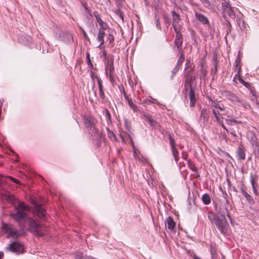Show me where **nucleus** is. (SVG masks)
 I'll list each match as a JSON object with an SVG mask.
<instances>
[{
    "label": "nucleus",
    "mask_w": 259,
    "mask_h": 259,
    "mask_svg": "<svg viewBox=\"0 0 259 259\" xmlns=\"http://www.w3.org/2000/svg\"><path fill=\"white\" fill-rule=\"evenodd\" d=\"M226 122L228 124H231L232 122H237V121L235 119H226Z\"/></svg>",
    "instance_id": "nucleus-36"
},
{
    "label": "nucleus",
    "mask_w": 259,
    "mask_h": 259,
    "mask_svg": "<svg viewBox=\"0 0 259 259\" xmlns=\"http://www.w3.org/2000/svg\"><path fill=\"white\" fill-rule=\"evenodd\" d=\"M184 59V54L183 53H182L181 54V55L180 56L179 58L177 61L176 66L180 67V66L182 64Z\"/></svg>",
    "instance_id": "nucleus-26"
},
{
    "label": "nucleus",
    "mask_w": 259,
    "mask_h": 259,
    "mask_svg": "<svg viewBox=\"0 0 259 259\" xmlns=\"http://www.w3.org/2000/svg\"><path fill=\"white\" fill-rule=\"evenodd\" d=\"M128 104L134 112L138 111V107L133 102L132 99H128Z\"/></svg>",
    "instance_id": "nucleus-25"
},
{
    "label": "nucleus",
    "mask_w": 259,
    "mask_h": 259,
    "mask_svg": "<svg viewBox=\"0 0 259 259\" xmlns=\"http://www.w3.org/2000/svg\"><path fill=\"white\" fill-rule=\"evenodd\" d=\"M114 40V37L112 35L109 34L107 37V41L109 42V44L113 42Z\"/></svg>",
    "instance_id": "nucleus-32"
},
{
    "label": "nucleus",
    "mask_w": 259,
    "mask_h": 259,
    "mask_svg": "<svg viewBox=\"0 0 259 259\" xmlns=\"http://www.w3.org/2000/svg\"><path fill=\"white\" fill-rule=\"evenodd\" d=\"M5 250L10 251L16 253H22L24 251V247L20 243L14 241L6 247Z\"/></svg>",
    "instance_id": "nucleus-5"
},
{
    "label": "nucleus",
    "mask_w": 259,
    "mask_h": 259,
    "mask_svg": "<svg viewBox=\"0 0 259 259\" xmlns=\"http://www.w3.org/2000/svg\"><path fill=\"white\" fill-rule=\"evenodd\" d=\"M125 122H124V126L125 127V128L127 130H130V124L128 123V121L127 119H125L124 120Z\"/></svg>",
    "instance_id": "nucleus-33"
},
{
    "label": "nucleus",
    "mask_w": 259,
    "mask_h": 259,
    "mask_svg": "<svg viewBox=\"0 0 259 259\" xmlns=\"http://www.w3.org/2000/svg\"><path fill=\"white\" fill-rule=\"evenodd\" d=\"M190 105L191 107L194 106L196 102V98L195 96V92L192 88H191L189 92Z\"/></svg>",
    "instance_id": "nucleus-17"
},
{
    "label": "nucleus",
    "mask_w": 259,
    "mask_h": 259,
    "mask_svg": "<svg viewBox=\"0 0 259 259\" xmlns=\"http://www.w3.org/2000/svg\"><path fill=\"white\" fill-rule=\"evenodd\" d=\"M95 16L96 18L97 21L98 22L100 25V29L103 30H105L107 28V24L104 23L101 18L100 17L99 14L97 13H95Z\"/></svg>",
    "instance_id": "nucleus-12"
},
{
    "label": "nucleus",
    "mask_w": 259,
    "mask_h": 259,
    "mask_svg": "<svg viewBox=\"0 0 259 259\" xmlns=\"http://www.w3.org/2000/svg\"><path fill=\"white\" fill-rule=\"evenodd\" d=\"M2 229L8 234V237H12L13 238H17L24 235L23 228H22L21 231L14 229L11 225L3 223Z\"/></svg>",
    "instance_id": "nucleus-3"
},
{
    "label": "nucleus",
    "mask_w": 259,
    "mask_h": 259,
    "mask_svg": "<svg viewBox=\"0 0 259 259\" xmlns=\"http://www.w3.org/2000/svg\"><path fill=\"white\" fill-rule=\"evenodd\" d=\"M34 211L36 214L41 219H44L45 215V211L40 205L38 204H34Z\"/></svg>",
    "instance_id": "nucleus-9"
},
{
    "label": "nucleus",
    "mask_w": 259,
    "mask_h": 259,
    "mask_svg": "<svg viewBox=\"0 0 259 259\" xmlns=\"http://www.w3.org/2000/svg\"><path fill=\"white\" fill-rule=\"evenodd\" d=\"M76 259H81V257H80V256H79L77 255L76 257Z\"/></svg>",
    "instance_id": "nucleus-56"
},
{
    "label": "nucleus",
    "mask_w": 259,
    "mask_h": 259,
    "mask_svg": "<svg viewBox=\"0 0 259 259\" xmlns=\"http://www.w3.org/2000/svg\"><path fill=\"white\" fill-rule=\"evenodd\" d=\"M230 134L232 135L233 136H236V134L233 132H230Z\"/></svg>",
    "instance_id": "nucleus-54"
},
{
    "label": "nucleus",
    "mask_w": 259,
    "mask_h": 259,
    "mask_svg": "<svg viewBox=\"0 0 259 259\" xmlns=\"http://www.w3.org/2000/svg\"><path fill=\"white\" fill-rule=\"evenodd\" d=\"M175 32L176 33V37L175 40V45L179 49L181 47L183 41V38L181 33V31Z\"/></svg>",
    "instance_id": "nucleus-11"
},
{
    "label": "nucleus",
    "mask_w": 259,
    "mask_h": 259,
    "mask_svg": "<svg viewBox=\"0 0 259 259\" xmlns=\"http://www.w3.org/2000/svg\"><path fill=\"white\" fill-rule=\"evenodd\" d=\"M91 118H88L85 119V124L88 127L89 134L92 136H96V134L97 133V130L96 129L93 122L91 120Z\"/></svg>",
    "instance_id": "nucleus-8"
},
{
    "label": "nucleus",
    "mask_w": 259,
    "mask_h": 259,
    "mask_svg": "<svg viewBox=\"0 0 259 259\" xmlns=\"http://www.w3.org/2000/svg\"><path fill=\"white\" fill-rule=\"evenodd\" d=\"M224 2L222 3V7L224 13H226L230 18H235V12L233 8L231 6L229 2L224 0Z\"/></svg>",
    "instance_id": "nucleus-6"
},
{
    "label": "nucleus",
    "mask_w": 259,
    "mask_h": 259,
    "mask_svg": "<svg viewBox=\"0 0 259 259\" xmlns=\"http://www.w3.org/2000/svg\"><path fill=\"white\" fill-rule=\"evenodd\" d=\"M97 78L98 80V84L99 89V95H100V96L102 98H103L104 97V93L103 91V86L102 85V80H101V79L100 77H99L98 76L97 77Z\"/></svg>",
    "instance_id": "nucleus-18"
},
{
    "label": "nucleus",
    "mask_w": 259,
    "mask_h": 259,
    "mask_svg": "<svg viewBox=\"0 0 259 259\" xmlns=\"http://www.w3.org/2000/svg\"><path fill=\"white\" fill-rule=\"evenodd\" d=\"M119 16H120V18H121V19L122 20H123V14L121 12H119Z\"/></svg>",
    "instance_id": "nucleus-44"
},
{
    "label": "nucleus",
    "mask_w": 259,
    "mask_h": 259,
    "mask_svg": "<svg viewBox=\"0 0 259 259\" xmlns=\"http://www.w3.org/2000/svg\"><path fill=\"white\" fill-rule=\"evenodd\" d=\"M242 192L243 196L246 198V199L249 200L251 198V196L244 190H242Z\"/></svg>",
    "instance_id": "nucleus-30"
},
{
    "label": "nucleus",
    "mask_w": 259,
    "mask_h": 259,
    "mask_svg": "<svg viewBox=\"0 0 259 259\" xmlns=\"http://www.w3.org/2000/svg\"><path fill=\"white\" fill-rule=\"evenodd\" d=\"M238 80H239V82H240V83H241L242 84L244 83V81H244V80H243L241 77H239V78H238Z\"/></svg>",
    "instance_id": "nucleus-43"
},
{
    "label": "nucleus",
    "mask_w": 259,
    "mask_h": 259,
    "mask_svg": "<svg viewBox=\"0 0 259 259\" xmlns=\"http://www.w3.org/2000/svg\"><path fill=\"white\" fill-rule=\"evenodd\" d=\"M8 178L10 179L12 181H13L14 182H15L17 184L19 183V181L18 180H17L12 177H8Z\"/></svg>",
    "instance_id": "nucleus-35"
},
{
    "label": "nucleus",
    "mask_w": 259,
    "mask_h": 259,
    "mask_svg": "<svg viewBox=\"0 0 259 259\" xmlns=\"http://www.w3.org/2000/svg\"><path fill=\"white\" fill-rule=\"evenodd\" d=\"M217 109H219L221 111H224V106H223L222 107H221L220 105H219V106H218V107Z\"/></svg>",
    "instance_id": "nucleus-41"
},
{
    "label": "nucleus",
    "mask_w": 259,
    "mask_h": 259,
    "mask_svg": "<svg viewBox=\"0 0 259 259\" xmlns=\"http://www.w3.org/2000/svg\"><path fill=\"white\" fill-rule=\"evenodd\" d=\"M237 156L239 160H244L245 158V149L243 146L238 147L237 151Z\"/></svg>",
    "instance_id": "nucleus-13"
},
{
    "label": "nucleus",
    "mask_w": 259,
    "mask_h": 259,
    "mask_svg": "<svg viewBox=\"0 0 259 259\" xmlns=\"http://www.w3.org/2000/svg\"><path fill=\"white\" fill-rule=\"evenodd\" d=\"M194 259H201V258H200V257H199V256H198L195 255V256H194Z\"/></svg>",
    "instance_id": "nucleus-48"
},
{
    "label": "nucleus",
    "mask_w": 259,
    "mask_h": 259,
    "mask_svg": "<svg viewBox=\"0 0 259 259\" xmlns=\"http://www.w3.org/2000/svg\"><path fill=\"white\" fill-rule=\"evenodd\" d=\"M171 148L172 155H173V156H174V157L175 158V160L176 162L177 163L178 161V151L177 150V149L176 148V146L175 147H171Z\"/></svg>",
    "instance_id": "nucleus-24"
},
{
    "label": "nucleus",
    "mask_w": 259,
    "mask_h": 259,
    "mask_svg": "<svg viewBox=\"0 0 259 259\" xmlns=\"http://www.w3.org/2000/svg\"><path fill=\"white\" fill-rule=\"evenodd\" d=\"M188 60H187V63H186V68L187 67H188Z\"/></svg>",
    "instance_id": "nucleus-55"
},
{
    "label": "nucleus",
    "mask_w": 259,
    "mask_h": 259,
    "mask_svg": "<svg viewBox=\"0 0 259 259\" xmlns=\"http://www.w3.org/2000/svg\"><path fill=\"white\" fill-rule=\"evenodd\" d=\"M179 68H180V67L176 66V67L174 69V70H172V77H173L174 75H175V74H176V73L178 72V70H179Z\"/></svg>",
    "instance_id": "nucleus-34"
},
{
    "label": "nucleus",
    "mask_w": 259,
    "mask_h": 259,
    "mask_svg": "<svg viewBox=\"0 0 259 259\" xmlns=\"http://www.w3.org/2000/svg\"><path fill=\"white\" fill-rule=\"evenodd\" d=\"M200 78H204L207 73V70L206 68L204 67V66L203 64H201V68H200Z\"/></svg>",
    "instance_id": "nucleus-22"
},
{
    "label": "nucleus",
    "mask_w": 259,
    "mask_h": 259,
    "mask_svg": "<svg viewBox=\"0 0 259 259\" xmlns=\"http://www.w3.org/2000/svg\"><path fill=\"white\" fill-rule=\"evenodd\" d=\"M172 26L174 27L175 32H180L181 26L180 24V17L179 15L175 12H172Z\"/></svg>",
    "instance_id": "nucleus-7"
},
{
    "label": "nucleus",
    "mask_w": 259,
    "mask_h": 259,
    "mask_svg": "<svg viewBox=\"0 0 259 259\" xmlns=\"http://www.w3.org/2000/svg\"><path fill=\"white\" fill-rule=\"evenodd\" d=\"M102 55L104 57L105 59H106V58H107V56H107V52H106V51L105 50H103Z\"/></svg>",
    "instance_id": "nucleus-38"
},
{
    "label": "nucleus",
    "mask_w": 259,
    "mask_h": 259,
    "mask_svg": "<svg viewBox=\"0 0 259 259\" xmlns=\"http://www.w3.org/2000/svg\"><path fill=\"white\" fill-rule=\"evenodd\" d=\"M124 97L126 99V100L128 101V99H130V98H128L127 96L125 94H124Z\"/></svg>",
    "instance_id": "nucleus-51"
},
{
    "label": "nucleus",
    "mask_w": 259,
    "mask_h": 259,
    "mask_svg": "<svg viewBox=\"0 0 259 259\" xmlns=\"http://www.w3.org/2000/svg\"><path fill=\"white\" fill-rule=\"evenodd\" d=\"M87 58H88V61L91 63V60H90V57H89V56H89V53H88V54H87Z\"/></svg>",
    "instance_id": "nucleus-47"
},
{
    "label": "nucleus",
    "mask_w": 259,
    "mask_h": 259,
    "mask_svg": "<svg viewBox=\"0 0 259 259\" xmlns=\"http://www.w3.org/2000/svg\"><path fill=\"white\" fill-rule=\"evenodd\" d=\"M241 62L240 58L238 57L237 59H236L235 62V67L236 68V71L237 72V74H239L241 70L240 64Z\"/></svg>",
    "instance_id": "nucleus-21"
},
{
    "label": "nucleus",
    "mask_w": 259,
    "mask_h": 259,
    "mask_svg": "<svg viewBox=\"0 0 259 259\" xmlns=\"http://www.w3.org/2000/svg\"><path fill=\"white\" fill-rule=\"evenodd\" d=\"M3 252H1V251H0V259H1V258H2V257H3Z\"/></svg>",
    "instance_id": "nucleus-50"
},
{
    "label": "nucleus",
    "mask_w": 259,
    "mask_h": 259,
    "mask_svg": "<svg viewBox=\"0 0 259 259\" xmlns=\"http://www.w3.org/2000/svg\"><path fill=\"white\" fill-rule=\"evenodd\" d=\"M28 210L27 206L22 202H19L15 206V212L11 214V217L17 222L21 228H24L25 223L27 221L29 225L28 230L34 235L41 236L45 234V227L40 225L32 218H28L26 211Z\"/></svg>",
    "instance_id": "nucleus-1"
},
{
    "label": "nucleus",
    "mask_w": 259,
    "mask_h": 259,
    "mask_svg": "<svg viewBox=\"0 0 259 259\" xmlns=\"http://www.w3.org/2000/svg\"><path fill=\"white\" fill-rule=\"evenodd\" d=\"M202 200L205 205L209 204L211 201L210 197L207 194H204L202 195Z\"/></svg>",
    "instance_id": "nucleus-20"
},
{
    "label": "nucleus",
    "mask_w": 259,
    "mask_h": 259,
    "mask_svg": "<svg viewBox=\"0 0 259 259\" xmlns=\"http://www.w3.org/2000/svg\"><path fill=\"white\" fill-rule=\"evenodd\" d=\"M195 17L197 20L199 21L203 24H206L209 23L208 19L204 16L203 14L199 13H195Z\"/></svg>",
    "instance_id": "nucleus-15"
},
{
    "label": "nucleus",
    "mask_w": 259,
    "mask_h": 259,
    "mask_svg": "<svg viewBox=\"0 0 259 259\" xmlns=\"http://www.w3.org/2000/svg\"><path fill=\"white\" fill-rule=\"evenodd\" d=\"M169 140V143H170L171 147H175L176 145L175 143L174 139L172 137H171V136H170Z\"/></svg>",
    "instance_id": "nucleus-31"
},
{
    "label": "nucleus",
    "mask_w": 259,
    "mask_h": 259,
    "mask_svg": "<svg viewBox=\"0 0 259 259\" xmlns=\"http://www.w3.org/2000/svg\"><path fill=\"white\" fill-rule=\"evenodd\" d=\"M145 120L148 122L151 126L154 128H158L159 127V123L155 120H154L151 117L148 115H145Z\"/></svg>",
    "instance_id": "nucleus-14"
},
{
    "label": "nucleus",
    "mask_w": 259,
    "mask_h": 259,
    "mask_svg": "<svg viewBox=\"0 0 259 259\" xmlns=\"http://www.w3.org/2000/svg\"><path fill=\"white\" fill-rule=\"evenodd\" d=\"M212 112H213V114L215 118H216V120L218 121V122H220L221 119L220 118L219 115L221 114H224L225 113H220L219 111H217V110H215L214 109H212Z\"/></svg>",
    "instance_id": "nucleus-23"
},
{
    "label": "nucleus",
    "mask_w": 259,
    "mask_h": 259,
    "mask_svg": "<svg viewBox=\"0 0 259 259\" xmlns=\"http://www.w3.org/2000/svg\"><path fill=\"white\" fill-rule=\"evenodd\" d=\"M188 166L190 168V169H191L192 170H193V171H197V168L195 167V166L194 165V164L193 163H191V162H190L189 161H188Z\"/></svg>",
    "instance_id": "nucleus-29"
},
{
    "label": "nucleus",
    "mask_w": 259,
    "mask_h": 259,
    "mask_svg": "<svg viewBox=\"0 0 259 259\" xmlns=\"http://www.w3.org/2000/svg\"><path fill=\"white\" fill-rule=\"evenodd\" d=\"M219 124H220L221 125V126L226 130H227L226 128V126L224 125L223 122V121L222 119H221V122H219Z\"/></svg>",
    "instance_id": "nucleus-40"
},
{
    "label": "nucleus",
    "mask_w": 259,
    "mask_h": 259,
    "mask_svg": "<svg viewBox=\"0 0 259 259\" xmlns=\"http://www.w3.org/2000/svg\"><path fill=\"white\" fill-rule=\"evenodd\" d=\"M105 33L104 30L99 29L97 37V40L100 43L98 48H101V46L104 44V37Z\"/></svg>",
    "instance_id": "nucleus-10"
},
{
    "label": "nucleus",
    "mask_w": 259,
    "mask_h": 259,
    "mask_svg": "<svg viewBox=\"0 0 259 259\" xmlns=\"http://www.w3.org/2000/svg\"><path fill=\"white\" fill-rule=\"evenodd\" d=\"M165 223L167 224L168 229L170 230H172L175 227L176 223L171 217H168L166 219Z\"/></svg>",
    "instance_id": "nucleus-16"
},
{
    "label": "nucleus",
    "mask_w": 259,
    "mask_h": 259,
    "mask_svg": "<svg viewBox=\"0 0 259 259\" xmlns=\"http://www.w3.org/2000/svg\"><path fill=\"white\" fill-rule=\"evenodd\" d=\"M148 102H149L150 103L151 102V100H149Z\"/></svg>",
    "instance_id": "nucleus-58"
},
{
    "label": "nucleus",
    "mask_w": 259,
    "mask_h": 259,
    "mask_svg": "<svg viewBox=\"0 0 259 259\" xmlns=\"http://www.w3.org/2000/svg\"><path fill=\"white\" fill-rule=\"evenodd\" d=\"M224 95L227 99L235 102L239 103V105L242 106L245 109L250 107L249 104L245 101L243 100L241 97L232 93L230 92L226 91L225 92Z\"/></svg>",
    "instance_id": "nucleus-4"
},
{
    "label": "nucleus",
    "mask_w": 259,
    "mask_h": 259,
    "mask_svg": "<svg viewBox=\"0 0 259 259\" xmlns=\"http://www.w3.org/2000/svg\"><path fill=\"white\" fill-rule=\"evenodd\" d=\"M109 137L110 139H112V138L115 139V135L113 133H109Z\"/></svg>",
    "instance_id": "nucleus-39"
},
{
    "label": "nucleus",
    "mask_w": 259,
    "mask_h": 259,
    "mask_svg": "<svg viewBox=\"0 0 259 259\" xmlns=\"http://www.w3.org/2000/svg\"><path fill=\"white\" fill-rule=\"evenodd\" d=\"M217 213L218 215L216 216L212 212H208V218L212 224L216 225L222 234L226 235L229 232V226L225 218V214L227 213L228 218L231 219L228 209L226 206L223 207L220 210H217Z\"/></svg>",
    "instance_id": "nucleus-2"
},
{
    "label": "nucleus",
    "mask_w": 259,
    "mask_h": 259,
    "mask_svg": "<svg viewBox=\"0 0 259 259\" xmlns=\"http://www.w3.org/2000/svg\"><path fill=\"white\" fill-rule=\"evenodd\" d=\"M109 70V78L110 80H112L113 79V73H114V66L113 64V62H111L109 64L108 68L106 69V72L107 74L108 73V70Z\"/></svg>",
    "instance_id": "nucleus-19"
},
{
    "label": "nucleus",
    "mask_w": 259,
    "mask_h": 259,
    "mask_svg": "<svg viewBox=\"0 0 259 259\" xmlns=\"http://www.w3.org/2000/svg\"><path fill=\"white\" fill-rule=\"evenodd\" d=\"M3 103V100H0V106H2V103Z\"/></svg>",
    "instance_id": "nucleus-53"
},
{
    "label": "nucleus",
    "mask_w": 259,
    "mask_h": 259,
    "mask_svg": "<svg viewBox=\"0 0 259 259\" xmlns=\"http://www.w3.org/2000/svg\"><path fill=\"white\" fill-rule=\"evenodd\" d=\"M10 200L12 199V197L11 196H9Z\"/></svg>",
    "instance_id": "nucleus-57"
},
{
    "label": "nucleus",
    "mask_w": 259,
    "mask_h": 259,
    "mask_svg": "<svg viewBox=\"0 0 259 259\" xmlns=\"http://www.w3.org/2000/svg\"><path fill=\"white\" fill-rule=\"evenodd\" d=\"M252 145L253 146V145H256V143L255 142V141H253L252 143Z\"/></svg>",
    "instance_id": "nucleus-52"
},
{
    "label": "nucleus",
    "mask_w": 259,
    "mask_h": 259,
    "mask_svg": "<svg viewBox=\"0 0 259 259\" xmlns=\"http://www.w3.org/2000/svg\"><path fill=\"white\" fill-rule=\"evenodd\" d=\"M182 157L184 158V159H186L187 158V155L184 152H182Z\"/></svg>",
    "instance_id": "nucleus-42"
},
{
    "label": "nucleus",
    "mask_w": 259,
    "mask_h": 259,
    "mask_svg": "<svg viewBox=\"0 0 259 259\" xmlns=\"http://www.w3.org/2000/svg\"><path fill=\"white\" fill-rule=\"evenodd\" d=\"M83 36L86 39L88 38V35L84 31H83Z\"/></svg>",
    "instance_id": "nucleus-45"
},
{
    "label": "nucleus",
    "mask_w": 259,
    "mask_h": 259,
    "mask_svg": "<svg viewBox=\"0 0 259 259\" xmlns=\"http://www.w3.org/2000/svg\"><path fill=\"white\" fill-rule=\"evenodd\" d=\"M250 182H251V185H252V189H253V191L254 193L256 195H258V193L257 192V189L255 188V184L254 183V180L252 179V178H251V179L250 180Z\"/></svg>",
    "instance_id": "nucleus-28"
},
{
    "label": "nucleus",
    "mask_w": 259,
    "mask_h": 259,
    "mask_svg": "<svg viewBox=\"0 0 259 259\" xmlns=\"http://www.w3.org/2000/svg\"><path fill=\"white\" fill-rule=\"evenodd\" d=\"M106 115H107V116H108L109 117H110V113H109V112L108 111H107V112H106Z\"/></svg>",
    "instance_id": "nucleus-49"
},
{
    "label": "nucleus",
    "mask_w": 259,
    "mask_h": 259,
    "mask_svg": "<svg viewBox=\"0 0 259 259\" xmlns=\"http://www.w3.org/2000/svg\"><path fill=\"white\" fill-rule=\"evenodd\" d=\"M201 117L203 118L204 120H206L208 117V114L207 113V111L205 109H203L201 112Z\"/></svg>",
    "instance_id": "nucleus-27"
},
{
    "label": "nucleus",
    "mask_w": 259,
    "mask_h": 259,
    "mask_svg": "<svg viewBox=\"0 0 259 259\" xmlns=\"http://www.w3.org/2000/svg\"><path fill=\"white\" fill-rule=\"evenodd\" d=\"M215 108H217L218 107V106H219V105H218V104L217 103H214L213 105H212Z\"/></svg>",
    "instance_id": "nucleus-46"
},
{
    "label": "nucleus",
    "mask_w": 259,
    "mask_h": 259,
    "mask_svg": "<svg viewBox=\"0 0 259 259\" xmlns=\"http://www.w3.org/2000/svg\"><path fill=\"white\" fill-rule=\"evenodd\" d=\"M242 84H243L247 88H249L250 87V84H249V83L247 82L246 81H244V83H243Z\"/></svg>",
    "instance_id": "nucleus-37"
}]
</instances>
